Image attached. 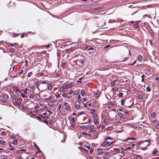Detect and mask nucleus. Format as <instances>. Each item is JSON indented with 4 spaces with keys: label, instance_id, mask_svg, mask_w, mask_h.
<instances>
[{
    "label": "nucleus",
    "instance_id": "1",
    "mask_svg": "<svg viewBox=\"0 0 159 159\" xmlns=\"http://www.w3.org/2000/svg\"><path fill=\"white\" fill-rule=\"evenodd\" d=\"M150 140H146V141H145L144 142L145 143L147 142L148 143V144H146V146L145 147H141L140 148V149L143 150H146L147 149V146L149 144L150 141Z\"/></svg>",
    "mask_w": 159,
    "mask_h": 159
},
{
    "label": "nucleus",
    "instance_id": "2",
    "mask_svg": "<svg viewBox=\"0 0 159 159\" xmlns=\"http://www.w3.org/2000/svg\"><path fill=\"white\" fill-rule=\"evenodd\" d=\"M152 153L154 155H159V151L158 149L156 148L154 149V150L153 151Z\"/></svg>",
    "mask_w": 159,
    "mask_h": 159
},
{
    "label": "nucleus",
    "instance_id": "3",
    "mask_svg": "<svg viewBox=\"0 0 159 159\" xmlns=\"http://www.w3.org/2000/svg\"><path fill=\"white\" fill-rule=\"evenodd\" d=\"M107 146H110V142L106 141H105L102 145V146L103 147H106Z\"/></svg>",
    "mask_w": 159,
    "mask_h": 159
},
{
    "label": "nucleus",
    "instance_id": "4",
    "mask_svg": "<svg viewBox=\"0 0 159 159\" xmlns=\"http://www.w3.org/2000/svg\"><path fill=\"white\" fill-rule=\"evenodd\" d=\"M101 92L99 91H98L96 92H93V93L95 96L98 98L100 96V95L101 94Z\"/></svg>",
    "mask_w": 159,
    "mask_h": 159
},
{
    "label": "nucleus",
    "instance_id": "5",
    "mask_svg": "<svg viewBox=\"0 0 159 159\" xmlns=\"http://www.w3.org/2000/svg\"><path fill=\"white\" fill-rule=\"evenodd\" d=\"M13 90L15 92V93H16L19 91V90L18 87L16 86H14L13 87Z\"/></svg>",
    "mask_w": 159,
    "mask_h": 159
},
{
    "label": "nucleus",
    "instance_id": "6",
    "mask_svg": "<svg viewBox=\"0 0 159 159\" xmlns=\"http://www.w3.org/2000/svg\"><path fill=\"white\" fill-rule=\"evenodd\" d=\"M111 45L109 44L108 45H107L105 46L103 48V50H108L110 48V47H111Z\"/></svg>",
    "mask_w": 159,
    "mask_h": 159
},
{
    "label": "nucleus",
    "instance_id": "7",
    "mask_svg": "<svg viewBox=\"0 0 159 159\" xmlns=\"http://www.w3.org/2000/svg\"><path fill=\"white\" fill-rule=\"evenodd\" d=\"M18 143V141L16 138L14 139V140L12 142V143L13 144H15V145L17 144Z\"/></svg>",
    "mask_w": 159,
    "mask_h": 159
},
{
    "label": "nucleus",
    "instance_id": "8",
    "mask_svg": "<svg viewBox=\"0 0 159 159\" xmlns=\"http://www.w3.org/2000/svg\"><path fill=\"white\" fill-rule=\"evenodd\" d=\"M137 59L139 61H141L142 60L143 57L141 55H139L137 56Z\"/></svg>",
    "mask_w": 159,
    "mask_h": 159
},
{
    "label": "nucleus",
    "instance_id": "9",
    "mask_svg": "<svg viewBox=\"0 0 159 159\" xmlns=\"http://www.w3.org/2000/svg\"><path fill=\"white\" fill-rule=\"evenodd\" d=\"M52 84L50 83L48 85V90H50L52 89Z\"/></svg>",
    "mask_w": 159,
    "mask_h": 159
},
{
    "label": "nucleus",
    "instance_id": "10",
    "mask_svg": "<svg viewBox=\"0 0 159 159\" xmlns=\"http://www.w3.org/2000/svg\"><path fill=\"white\" fill-rule=\"evenodd\" d=\"M136 139V138H128L126 139L125 141H128L129 140H135Z\"/></svg>",
    "mask_w": 159,
    "mask_h": 159
},
{
    "label": "nucleus",
    "instance_id": "11",
    "mask_svg": "<svg viewBox=\"0 0 159 159\" xmlns=\"http://www.w3.org/2000/svg\"><path fill=\"white\" fill-rule=\"evenodd\" d=\"M80 94L82 96H84L85 95V93L83 90H81Z\"/></svg>",
    "mask_w": 159,
    "mask_h": 159
},
{
    "label": "nucleus",
    "instance_id": "12",
    "mask_svg": "<svg viewBox=\"0 0 159 159\" xmlns=\"http://www.w3.org/2000/svg\"><path fill=\"white\" fill-rule=\"evenodd\" d=\"M102 7H95L94 8V10L95 11L99 10L102 9Z\"/></svg>",
    "mask_w": 159,
    "mask_h": 159
},
{
    "label": "nucleus",
    "instance_id": "13",
    "mask_svg": "<svg viewBox=\"0 0 159 159\" xmlns=\"http://www.w3.org/2000/svg\"><path fill=\"white\" fill-rule=\"evenodd\" d=\"M144 142L143 141H141L138 142L136 144L137 146V147L139 146L140 145L141 143H143Z\"/></svg>",
    "mask_w": 159,
    "mask_h": 159
},
{
    "label": "nucleus",
    "instance_id": "14",
    "mask_svg": "<svg viewBox=\"0 0 159 159\" xmlns=\"http://www.w3.org/2000/svg\"><path fill=\"white\" fill-rule=\"evenodd\" d=\"M67 86L66 84L63 85V87L61 88L62 89V90H63L64 89H67Z\"/></svg>",
    "mask_w": 159,
    "mask_h": 159
},
{
    "label": "nucleus",
    "instance_id": "15",
    "mask_svg": "<svg viewBox=\"0 0 159 159\" xmlns=\"http://www.w3.org/2000/svg\"><path fill=\"white\" fill-rule=\"evenodd\" d=\"M109 139H110V140H113V139H112L110 137H107L105 138L104 139V140L106 141H107Z\"/></svg>",
    "mask_w": 159,
    "mask_h": 159
},
{
    "label": "nucleus",
    "instance_id": "16",
    "mask_svg": "<svg viewBox=\"0 0 159 159\" xmlns=\"http://www.w3.org/2000/svg\"><path fill=\"white\" fill-rule=\"evenodd\" d=\"M108 105H111V106L113 107H114L115 106V104L114 103H113L111 102H109Z\"/></svg>",
    "mask_w": 159,
    "mask_h": 159
},
{
    "label": "nucleus",
    "instance_id": "17",
    "mask_svg": "<svg viewBox=\"0 0 159 159\" xmlns=\"http://www.w3.org/2000/svg\"><path fill=\"white\" fill-rule=\"evenodd\" d=\"M142 158H143L140 155H137L135 157V158H136L137 159H142Z\"/></svg>",
    "mask_w": 159,
    "mask_h": 159
},
{
    "label": "nucleus",
    "instance_id": "18",
    "mask_svg": "<svg viewBox=\"0 0 159 159\" xmlns=\"http://www.w3.org/2000/svg\"><path fill=\"white\" fill-rule=\"evenodd\" d=\"M9 146L11 148L10 149L11 150L13 151L15 149L13 148H12V146L11 144V143H9Z\"/></svg>",
    "mask_w": 159,
    "mask_h": 159
},
{
    "label": "nucleus",
    "instance_id": "19",
    "mask_svg": "<svg viewBox=\"0 0 159 159\" xmlns=\"http://www.w3.org/2000/svg\"><path fill=\"white\" fill-rule=\"evenodd\" d=\"M0 100L1 101V102L3 103L6 102L7 101V100L6 99H4L3 98L0 99Z\"/></svg>",
    "mask_w": 159,
    "mask_h": 159
},
{
    "label": "nucleus",
    "instance_id": "20",
    "mask_svg": "<svg viewBox=\"0 0 159 159\" xmlns=\"http://www.w3.org/2000/svg\"><path fill=\"white\" fill-rule=\"evenodd\" d=\"M139 99H142L143 98V95L142 94H139L138 96Z\"/></svg>",
    "mask_w": 159,
    "mask_h": 159
},
{
    "label": "nucleus",
    "instance_id": "21",
    "mask_svg": "<svg viewBox=\"0 0 159 159\" xmlns=\"http://www.w3.org/2000/svg\"><path fill=\"white\" fill-rule=\"evenodd\" d=\"M146 90L147 92H150L151 91V88L150 87L148 86L146 88Z\"/></svg>",
    "mask_w": 159,
    "mask_h": 159
},
{
    "label": "nucleus",
    "instance_id": "22",
    "mask_svg": "<svg viewBox=\"0 0 159 159\" xmlns=\"http://www.w3.org/2000/svg\"><path fill=\"white\" fill-rule=\"evenodd\" d=\"M114 149L116 151L117 153L120 152V150L119 148H114Z\"/></svg>",
    "mask_w": 159,
    "mask_h": 159
},
{
    "label": "nucleus",
    "instance_id": "23",
    "mask_svg": "<svg viewBox=\"0 0 159 159\" xmlns=\"http://www.w3.org/2000/svg\"><path fill=\"white\" fill-rule=\"evenodd\" d=\"M83 78L82 77L80 78L77 81V82L78 83H82L81 79Z\"/></svg>",
    "mask_w": 159,
    "mask_h": 159
},
{
    "label": "nucleus",
    "instance_id": "24",
    "mask_svg": "<svg viewBox=\"0 0 159 159\" xmlns=\"http://www.w3.org/2000/svg\"><path fill=\"white\" fill-rule=\"evenodd\" d=\"M40 116L41 117L45 119H48V117L47 116H42L40 115Z\"/></svg>",
    "mask_w": 159,
    "mask_h": 159
},
{
    "label": "nucleus",
    "instance_id": "25",
    "mask_svg": "<svg viewBox=\"0 0 159 159\" xmlns=\"http://www.w3.org/2000/svg\"><path fill=\"white\" fill-rule=\"evenodd\" d=\"M6 142L3 140H0V144L1 145H3Z\"/></svg>",
    "mask_w": 159,
    "mask_h": 159
},
{
    "label": "nucleus",
    "instance_id": "26",
    "mask_svg": "<svg viewBox=\"0 0 159 159\" xmlns=\"http://www.w3.org/2000/svg\"><path fill=\"white\" fill-rule=\"evenodd\" d=\"M150 34L151 36L153 37L155 35L154 32L153 31H152V32H151Z\"/></svg>",
    "mask_w": 159,
    "mask_h": 159
},
{
    "label": "nucleus",
    "instance_id": "27",
    "mask_svg": "<svg viewBox=\"0 0 159 159\" xmlns=\"http://www.w3.org/2000/svg\"><path fill=\"white\" fill-rule=\"evenodd\" d=\"M94 123L95 124H97L98 123V121H97V120L96 119H94Z\"/></svg>",
    "mask_w": 159,
    "mask_h": 159
},
{
    "label": "nucleus",
    "instance_id": "28",
    "mask_svg": "<svg viewBox=\"0 0 159 159\" xmlns=\"http://www.w3.org/2000/svg\"><path fill=\"white\" fill-rule=\"evenodd\" d=\"M7 158L5 156H1V159H7Z\"/></svg>",
    "mask_w": 159,
    "mask_h": 159
},
{
    "label": "nucleus",
    "instance_id": "29",
    "mask_svg": "<svg viewBox=\"0 0 159 159\" xmlns=\"http://www.w3.org/2000/svg\"><path fill=\"white\" fill-rule=\"evenodd\" d=\"M95 111V110L94 109H92L90 111V113L91 114H92L94 113Z\"/></svg>",
    "mask_w": 159,
    "mask_h": 159
},
{
    "label": "nucleus",
    "instance_id": "30",
    "mask_svg": "<svg viewBox=\"0 0 159 159\" xmlns=\"http://www.w3.org/2000/svg\"><path fill=\"white\" fill-rule=\"evenodd\" d=\"M67 86V88H71L72 86V84H69Z\"/></svg>",
    "mask_w": 159,
    "mask_h": 159
},
{
    "label": "nucleus",
    "instance_id": "31",
    "mask_svg": "<svg viewBox=\"0 0 159 159\" xmlns=\"http://www.w3.org/2000/svg\"><path fill=\"white\" fill-rule=\"evenodd\" d=\"M139 26V25L137 24H135L134 25V27L135 28H137Z\"/></svg>",
    "mask_w": 159,
    "mask_h": 159
},
{
    "label": "nucleus",
    "instance_id": "32",
    "mask_svg": "<svg viewBox=\"0 0 159 159\" xmlns=\"http://www.w3.org/2000/svg\"><path fill=\"white\" fill-rule=\"evenodd\" d=\"M20 93L21 94V93H22V94L25 93V90H22H22H20Z\"/></svg>",
    "mask_w": 159,
    "mask_h": 159
},
{
    "label": "nucleus",
    "instance_id": "33",
    "mask_svg": "<svg viewBox=\"0 0 159 159\" xmlns=\"http://www.w3.org/2000/svg\"><path fill=\"white\" fill-rule=\"evenodd\" d=\"M25 93L26 94H27L28 93V89L27 88H25Z\"/></svg>",
    "mask_w": 159,
    "mask_h": 159
},
{
    "label": "nucleus",
    "instance_id": "34",
    "mask_svg": "<svg viewBox=\"0 0 159 159\" xmlns=\"http://www.w3.org/2000/svg\"><path fill=\"white\" fill-rule=\"evenodd\" d=\"M156 115V113L155 112H152L151 114V116L152 117H154Z\"/></svg>",
    "mask_w": 159,
    "mask_h": 159
},
{
    "label": "nucleus",
    "instance_id": "35",
    "mask_svg": "<svg viewBox=\"0 0 159 159\" xmlns=\"http://www.w3.org/2000/svg\"><path fill=\"white\" fill-rule=\"evenodd\" d=\"M124 102H125V100L124 99H121V104L122 105H123V103H124Z\"/></svg>",
    "mask_w": 159,
    "mask_h": 159
},
{
    "label": "nucleus",
    "instance_id": "36",
    "mask_svg": "<svg viewBox=\"0 0 159 159\" xmlns=\"http://www.w3.org/2000/svg\"><path fill=\"white\" fill-rule=\"evenodd\" d=\"M119 96L120 98H122L123 96V93H120L119 94Z\"/></svg>",
    "mask_w": 159,
    "mask_h": 159
},
{
    "label": "nucleus",
    "instance_id": "37",
    "mask_svg": "<svg viewBox=\"0 0 159 159\" xmlns=\"http://www.w3.org/2000/svg\"><path fill=\"white\" fill-rule=\"evenodd\" d=\"M61 107V104H60L58 105V107H57V109L58 110H59L60 109Z\"/></svg>",
    "mask_w": 159,
    "mask_h": 159
},
{
    "label": "nucleus",
    "instance_id": "38",
    "mask_svg": "<svg viewBox=\"0 0 159 159\" xmlns=\"http://www.w3.org/2000/svg\"><path fill=\"white\" fill-rule=\"evenodd\" d=\"M35 85L38 87L39 85V81H37L35 83Z\"/></svg>",
    "mask_w": 159,
    "mask_h": 159
},
{
    "label": "nucleus",
    "instance_id": "39",
    "mask_svg": "<svg viewBox=\"0 0 159 159\" xmlns=\"http://www.w3.org/2000/svg\"><path fill=\"white\" fill-rule=\"evenodd\" d=\"M97 132V130H93L92 129H91V130H90V133H92V132Z\"/></svg>",
    "mask_w": 159,
    "mask_h": 159
},
{
    "label": "nucleus",
    "instance_id": "40",
    "mask_svg": "<svg viewBox=\"0 0 159 159\" xmlns=\"http://www.w3.org/2000/svg\"><path fill=\"white\" fill-rule=\"evenodd\" d=\"M19 151H23V152H25L26 151H27V150H26L25 149H21L20 150H19Z\"/></svg>",
    "mask_w": 159,
    "mask_h": 159
},
{
    "label": "nucleus",
    "instance_id": "41",
    "mask_svg": "<svg viewBox=\"0 0 159 159\" xmlns=\"http://www.w3.org/2000/svg\"><path fill=\"white\" fill-rule=\"evenodd\" d=\"M1 134L2 135H5L6 133H5V132L4 131H3L1 132Z\"/></svg>",
    "mask_w": 159,
    "mask_h": 159
},
{
    "label": "nucleus",
    "instance_id": "42",
    "mask_svg": "<svg viewBox=\"0 0 159 159\" xmlns=\"http://www.w3.org/2000/svg\"><path fill=\"white\" fill-rule=\"evenodd\" d=\"M32 73L31 72H30L28 74V76L29 77H30L31 76V75H32Z\"/></svg>",
    "mask_w": 159,
    "mask_h": 159
},
{
    "label": "nucleus",
    "instance_id": "43",
    "mask_svg": "<svg viewBox=\"0 0 159 159\" xmlns=\"http://www.w3.org/2000/svg\"><path fill=\"white\" fill-rule=\"evenodd\" d=\"M43 122L46 124L47 125H48V122L47 120H43Z\"/></svg>",
    "mask_w": 159,
    "mask_h": 159
},
{
    "label": "nucleus",
    "instance_id": "44",
    "mask_svg": "<svg viewBox=\"0 0 159 159\" xmlns=\"http://www.w3.org/2000/svg\"><path fill=\"white\" fill-rule=\"evenodd\" d=\"M118 116L120 117H122V115H123V114L122 113H121V112H119L118 114Z\"/></svg>",
    "mask_w": 159,
    "mask_h": 159
},
{
    "label": "nucleus",
    "instance_id": "45",
    "mask_svg": "<svg viewBox=\"0 0 159 159\" xmlns=\"http://www.w3.org/2000/svg\"><path fill=\"white\" fill-rule=\"evenodd\" d=\"M56 94V97L57 98H58L60 97V95L59 94L57 93Z\"/></svg>",
    "mask_w": 159,
    "mask_h": 159
},
{
    "label": "nucleus",
    "instance_id": "46",
    "mask_svg": "<svg viewBox=\"0 0 159 159\" xmlns=\"http://www.w3.org/2000/svg\"><path fill=\"white\" fill-rule=\"evenodd\" d=\"M34 97V95L33 94H30V98H33Z\"/></svg>",
    "mask_w": 159,
    "mask_h": 159
},
{
    "label": "nucleus",
    "instance_id": "47",
    "mask_svg": "<svg viewBox=\"0 0 159 159\" xmlns=\"http://www.w3.org/2000/svg\"><path fill=\"white\" fill-rule=\"evenodd\" d=\"M10 138H11V139H14L16 138L15 137V136H13V135H11L10 136Z\"/></svg>",
    "mask_w": 159,
    "mask_h": 159
},
{
    "label": "nucleus",
    "instance_id": "48",
    "mask_svg": "<svg viewBox=\"0 0 159 159\" xmlns=\"http://www.w3.org/2000/svg\"><path fill=\"white\" fill-rule=\"evenodd\" d=\"M86 128L87 129H90V125H87L86 126Z\"/></svg>",
    "mask_w": 159,
    "mask_h": 159
},
{
    "label": "nucleus",
    "instance_id": "49",
    "mask_svg": "<svg viewBox=\"0 0 159 159\" xmlns=\"http://www.w3.org/2000/svg\"><path fill=\"white\" fill-rule=\"evenodd\" d=\"M115 83L113 81L111 82V84L112 86H114L115 84Z\"/></svg>",
    "mask_w": 159,
    "mask_h": 159
},
{
    "label": "nucleus",
    "instance_id": "50",
    "mask_svg": "<svg viewBox=\"0 0 159 159\" xmlns=\"http://www.w3.org/2000/svg\"><path fill=\"white\" fill-rule=\"evenodd\" d=\"M21 96L23 98H25V95L24 93H23V94L21 93Z\"/></svg>",
    "mask_w": 159,
    "mask_h": 159
},
{
    "label": "nucleus",
    "instance_id": "51",
    "mask_svg": "<svg viewBox=\"0 0 159 159\" xmlns=\"http://www.w3.org/2000/svg\"><path fill=\"white\" fill-rule=\"evenodd\" d=\"M132 149V147H127V148H126V149H125V150H127L128 149Z\"/></svg>",
    "mask_w": 159,
    "mask_h": 159
},
{
    "label": "nucleus",
    "instance_id": "52",
    "mask_svg": "<svg viewBox=\"0 0 159 159\" xmlns=\"http://www.w3.org/2000/svg\"><path fill=\"white\" fill-rule=\"evenodd\" d=\"M136 62V61H135L133 62L132 63L129 64V65H132L135 64Z\"/></svg>",
    "mask_w": 159,
    "mask_h": 159
},
{
    "label": "nucleus",
    "instance_id": "53",
    "mask_svg": "<svg viewBox=\"0 0 159 159\" xmlns=\"http://www.w3.org/2000/svg\"><path fill=\"white\" fill-rule=\"evenodd\" d=\"M14 66L12 68V67L9 70L10 71H12L14 70Z\"/></svg>",
    "mask_w": 159,
    "mask_h": 159
},
{
    "label": "nucleus",
    "instance_id": "54",
    "mask_svg": "<svg viewBox=\"0 0 159 159\" xmlns=\"http://www.w3.org/2000/svg\"><path fill=\"white\" fill-rule=\"evenodd\" d=\"M70 109V107L69 106H67L66 108V110L67 111L69 110Z\"/></svg>",
    "mask_w": 159,
    "mask_h": 159
},
{
    "label": "nucleus",
    "instance_id": "55",
    "mask_svg": "<svg viewBox=\"0 0 159 159\" xmlns=\"http://www.w3.org/2000/svg\"><path fill=\"white\" fill-rule=\"evenodd\" d=\"M103 152V151H99L98 152V155H101L102 154Z\"/></svg>",
    "mask_w": 159,
    "mask_h": 159
},
{
    "label": "nucleus",
    "instance_id": "56",
    "mask_svg": "<svg viewBox=\"0 0 159 159\" xmlns=\"http://www.w3.org/2000/svg\"><path fill=\"white\" fill-rule=\"evenodd\" d=\"M9 52L11 53H13L14 52V51L13 49H11L9 50Z\"/></svg>",
    "mask_w": 159,
    "mask_h": 159
},
{
    "label": "nucleus",
    "instance_id": "57",
    "mask_svg": "<svg viewBox=\"0 0 159 159\" xmlns=\"http://www.w3.org/2000/svg\"><path fill=\"white\" fill-rule=\"evenodd\" d=\"M80 128L83 129H84L85 128H86V126L84 125H82L80 126Z\"/></svg>",
    "mask_w": 159,
    "mask_h": 159
},
{
    "label": "nucleus",
    "instance_id": "58",
    "mask_svg": "<svg viewBox=\"0 0 159 159\" xmlns=\"http://www.w3.org/2000/svg\"><path fill=\"white\" fill-rule=\"evenodd\" d=\"M66 66V64L65 62L62 63V66L63 67H64Z\"/></svg>",
    "mask_w": 159,
    "mask_h": 159
},
{
    "label": "nucleus",
    "instance_id": "59",
    "mask_svg": "<svg viewBox=\"0 0 159 159\" xmlns=\"http://www.w3.org/2000/svg\"><path fill=\"white\" fill-rule=\"evenodd\" d=\"M103 122L105 124H107V121L106 120H103Z\"/></svg>",
    "mask_w": 159,
    "mask_h": 159
},
{
    "label": "nucleus",
    "instance_id": "60",
    "mask_svg": "<svg viewBox=\"0 0 159 159\" xmlns=\"http://www.w3.org/2000/svg\"><path fill=\"white\" fill-rule=\"evenodd\" d=\"M24 36H25V34H24V33H23L20 36V37L22 38H23Z\"/></svg>",
    "mask_w": 159,
    "mask_h": 159
},
{
    "label": "nucleus",
    "instance_id": "61",
    "mask_svg": "<svg viewBox=\"0 0 159 159\" xmlns=\"http://www.w3.org/2000/svg\"><path fill=\"white\" fill-rule=\"evenodd\" d=\"M73 93V90H71V91H70L69 92V95H71V94H72Z\"/></svg>",
    "mask_w": 159,
    "mask_h": 159
},
{
    "label": "nucleus",
    "instance_id": "62",
    "mask_svg": "<svg viewBox=\"0 0 159 159\" xmlns=\"http://www.w3.org/2000/svg\"><path fill=\"white\" fill-rule=\"evenodd\" d=\"M75 107L76 109H78L80 107V106L78 105H75Z\"/></svg>",
    "mask_w": 159,
    "mask_h": 159
},
{
    "label": "nucleus",
    "instance_id": "63",
    "mask_svg": "<svg viewBox=\"0 0 159 159\" xmlns=\"http://www.w3.org/2000/svg\"><path fill=\"white\" fill-rule=\"evenodd\" d=\"M128 59L127 57H125L123 58V61H125Z\"/></svg>",
    "mask_w": 159,
    "mask_h": 159
},
{
    "label": "nucleus",
    "instance_id": "64",
    "mask_svg": "<svg viewBox=\"0 0 159 159\" xmlns=\"http://www.w3.org/2000/svg\"><path fill=\"white\" fill-rule=\"evenodd\" d=\"M156 127L157 129H159V124H157L156 125Z\"/></svg>",
    "mask_w": 159,
    "mask_h": 159
}]
</instances>
